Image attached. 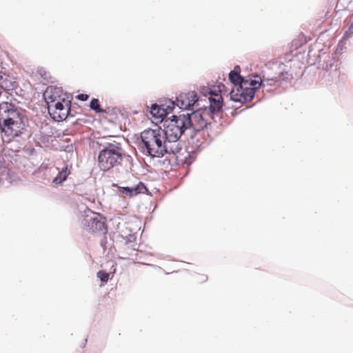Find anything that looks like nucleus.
I'll return each instance as SVG.
<instances>
[{"instance_id": "nucleus-16", "label": "nucleus", "mask_w": 353, "mask_h": 353, "mask_svg": "<svg viewBox=\"0 0 353 353\" xmlns=\"http://www.w3.org/2000/svg\"><path fill=\"white\" fill-rule=\"evenodd\" d=\"M70 172L68 168V166H65L62 168L61 171L59 172L58 175L54 179L53 182L57 184H60L66 180Z\"/></svg>"}, {"instance_id": "nucleus-23", "label": "nucleus", "mask_w": 353, "mask_h": 353, "mask_svg": "<svg viewBox=\"0 0 353 353\" xmlns=\"http://www.w3.org/2000/svg\"><path fill=\"white\" fill-rule=\"evenodd\" d=\"M88 97L89 96L86 94H80L77 96V99L82 101H87Z\"/></svg>"}, {"instance_id": "nucleus-9", "label": "nucleus", "mask_w": 353, "mask_h": 353, "mask_svg": "<svg viewBox=\"0 0 353 353\" xmlns=\"http://www.w3.org/2000/svg\"><path fill=\"white\" fill-rule=\"evenodd\" d=\"M82 224L88 232L93 234H105L107 231L105 223L95 216H85Z\"/></svg>"}, {"instance_id": "nucleus-7", "label": "nucleus", "mask_w": 353, "mask_h": 353, "mask_svg": "<svg viewBox=\"0 0 353 353\" xmlns=\"http://www.w3.org/2000/svg\"><path fill=\"white\" fill-rule=\"evenodd\" d=\"M71 101L57 102L56 104L50 105L48 107V112L52 118L57 121H61L66 119L70 114Z\"/></svg>"}, {"instance_id": "nucleus-12", "label": "nucleus", "mask_w": 353, "mask_h": 353, "mask_svg": "<svg viewBox=\"0 0 353 353\" xmlns=\"http://www.w3.org/2000/svg\"><path fill=\"white\" fill-rule=\"evenodd\" d=\"M174 101H169V105L165 108L157 104H153L151 106L150 113L152 116L157 119H161L163 121L164 117L171 112L174 107Z\"/></svg>"}, {"instance_id": "nucleus-18", "label": "nucleus", "mask_w": 353, "mask_h": 353, "mask_svg": "<svg viewBox=\"0 0 353 353\" xmlns=\"http://www.w3.org/2000/svg\"><path fill=\"white\" fill-rule=\"evenodd\" d=\"M90 107L92 110H94L97 113L105 112L101 108L99 101L97 99H92L90 101Z\"/></svg>"}, {"instance_id": "nucleus-19", "label": "nucleus", "mask_w": 353, "mask_h": 353, "mask_svg": "<svg viewBox=\"0 0 353 353\" xmlns=\"http://www.w3.org/2000/svg\"><path fill=\"white\" fill-rule=\"evenodd\" d=\"M38 72L40 76L43 78V79L46 80L47 81H52V77L48 71L41 68L38 70Z\"/></svg>"}, {"instance_id": "nucleus-21", "label": "nucleus", "mask_w": 353, "mask_h": 353, "mask_svg": "<svg viewBox=\"0 0 353 353\" xmlns=\"http://www.w3.org/2000/svg\"><path fill=\"white\" fill-rule=\"evenodd\" d=\"M134 192H136V195H137L140 193L144 192V191L146 190L147 189L143 183L139 182L137 185V186L134 188Z\"/></svg>"}, {"instance_id": "nucleus-13", "label": "nucleus", "mask_w": 353, "mask_h": 353, "mask_svg": "<svg viewBox=\"0 0 353 353\" xmlns=\"http://www.w3.org/2000/svg\"><path fill=\"white\" fill-rule=\"evenodd\" d=\"M0 87L5 90H13L15 88V82L12 80L2 65L0 66Z\"/></svg>"}, {"instance_id": "nucleus-8", "label": "nucleus", "mask_w": 353, "mask_h": 353, "mask_svg": "<svg viewBox=\"0 0 353 353\" xmlns=\"http://www.w3.org/2000/svg\"><path fill=\"white\" fill-rule=\"evenodd\" d=\"M224 88V85L221 84L218 86V90H210L209 91L210 97L208 99L210 105L205 109H207L210 114L217 113L221 110L223 106V98L221 93Z\"/></svg>"}, {"instance_id": "nucleus-24", "label": "nucleus", "mask_w": 353, "mask_h": 353, "mask_svg": "<svg viewBox=\"0 0 353 353\" xmlns=\"http://www.w3.org/2000/svg\"><path fill=\"white\" fill-rule=\"evenodd\" d=\"M197 280L200 283H203L208 280V276L205 274H201L198 276Z\"/></svg>"}, {"instance_id": "nucleus-6", "label": "nucleus", "mask_w": 353, "mask_h": 353, "mask_svg": "<svg viewBox=\"0 0 353 353\" xmlns=\"http://www.w3.org/2000/svg\"><path fill=\"white\" fill-rule=\"evenodd\" d=\"M189 117V128H192L195 131H200L207 126L209 120L212 119V115L208 112L207 109L202 111H195L191 114H186Z\"/></svg>"}, {"instance_id": "nucleus-15", "label": "nucleus", "mask_w": 353, "mask_h": 353, "mask_svg": "<svg viewBox=\"0 0 353 353\" xmlns=\"http://www.w3.org/2000/svg\"><path fill=\"white\" fill-rule=\"evenodd\" d=\"M122 152L119 143H108L107 147L100 150L99 154H121Z\"/></svg>"}, {"instance_id": "nucleus-1", "label": "nucleus", "mask_w": 353, "mask_h": 353, "mask_svg": "<svg viewBox=\"0 0 353 353\" xmlns=\"http://www.w3.org/2000/svg\"><path fill=\"white\" fill-rule=\"evenodd\" d=\"M239 66L229 73V79L234 85L230 92L231 100L241 103L251 101L255 95L256 90L261 85L263 81L259 77L256 79H244L239 74Z\"/></svg>"}, {"instance_id": "nucleus-17", "label": "nucleus", "mask_w": 353, "mask_h": 353, "mask_svg": "<svg viewBox=\"0 0 353 353\" xmlns=\"http://www.w3.org/2000/svg\"><path fill=\"white\" fill-rule=\"evenodd\" d=\"M112 186L117 187L122 194L128 195L129 196H136V192H134V188H128V187H121L118 186L117 184H113Z\"/></svg>"}, {"instance_id": "nucleus-25", "label": "nucleus", "mask_w": 353, "mask_h": 353, "mask_svg": "<svg viewBox=\"0 0 353 353\" xmlns=\"http://www.w3.org/2000/svg\"><path fill=\"white\" fill-rule=\"evenodd\" d=\"M172 157L176 159V156L172 155Z\"/></svg>"}, {"instance_id": "nucleus-4", "label": "nucleus", "mask_w": 353, "mask_h": 353, "mask_svg": "<svg viewBox=\"0 0 353 353\" xmlns=\"http://www.w3.org/2000/svg\"><path fill=\"white\" fill-rule=\"evenodd\" d=\"M4 141L10 142L12 139L19 136L25 130V124L21 115L8 121H4L0 125Z\"/></svg>"}, {"instance_id": "nucleus-14", "label": "nucleus", "mask_w": 353, "mask_h": 353, "mask_svg": "<svg viewBox=\"0 0 353 353\" xmlns=\"http://www.w3.org/2000/svg\"><path fill=\"white\" fill-rule=\"evenodd\" d=\"M116 162L114 156H98V164L103 171H107L114 166Z\"/></svg>"}, {"instance_id": "nucleus-22", "label": "nucleus", "mask_w": 353, "mask_h": 353, "mask_svg": "<svg viewBox=\"0 0 353 353\" xmlns=\"http://www.w3.org/2000/svg\"><path fill=\"white\" fill-rule=\"evenodd\" d=\"M353 34V21L348 28V30L345 32L343 39H347Z\"/></svg>"}, {"instance_id": "nucleus-3", "label": "nucleus", "mask_w": 353, "mask_h": 353, "mask_svg": "<svg viewBox=\"0 0 353 353\" xmlns=\"http://www.w3.org/2000/svg\"><path fill=\"white\" fill-rule=\"evenodd\" d=\"M190 120L185 114L173 116L172 119H165L163 121L162 129L165 138L170 144V150H173L176 153L179 152L181 148L178 140L186 129L189 128Z\"/></svg>"}, {"instance_id": "nucleus-2", "label": "nucleus", "mask_w": 353, "mask_h": 353, "mask_svg": "<svg viewBox=\"0 0 353 353\" xmlns=\"http://www.w3.org/2000/svg\"><path fill=\"white\" fill-rule=\"evenodd\" d=\"M141 141L148 154H176L174 150H170V144L165 137L161 128L145 130L141 134Z\"/></svg>"}, {"instance_id": "nucleus-10", "label": "nucleus", "mask_w": 353, "mask_h": 353, "mask_svg": "<svg viewBox=\"0 0 353 353\" xmlns=\"http://www.w3.org/2000/svg\"><path fill=\"white\" fill-rule=\"evenodd\" d=\"M198 101V97L195 92L190 91L179 94L176 98V104L180 109H190Z\"/></svg>"}, {"instance_id": "nucleus-11", "label": "nucleus", "mask_w": 353, "mask_h": 353, "mask_svg": "<svg viewBox=\"0 0 353 353\" xmlns=\"http://www.w3.org/2000/svg\"><path fill=\"white\" fill-rule=\"evenodd\" d=\"M20 115V113L12 103L9 102L0 103V125L3 122L12 120Z\"/></svg>"}, {"instance_id": "nucleus-5", "label": "nucleus", "mask_w": 353, "mask_h": 353, "mask_svg": "<svg viewBox=\"0 0 353 353\" xmlns=\"http://www.w3.org/2000/svg\"><path fill=\"white\" fill-rule=\"evenodd\" d=\"M43 98L48 107L50 105L56 104L57 102H68L72 99V96L64 92L61 88L55 86H49L43 93Z\"/></svg>"}, {"instance_id": "nucleus-20", "label": "nucleus", "mask_w": 353, "mask_h": 353, "mask_svg": "<svg viewBox=\"0 0 353 353\" xmlns=\"http://www.w3.org/2000/svg\"><path fill=\"white\" fill-rule=\"evenodd\" d=\"M97 276L103 283H106L109 279V274L103 270H100L97 272Z\"/></svg>"}]
</instances>
